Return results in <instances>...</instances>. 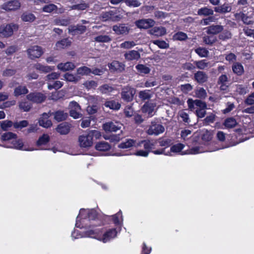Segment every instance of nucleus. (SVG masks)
<instances>
[{
	"mask_svg": "<svg viewBox=\"0 0 254 254\" xmlns=\"http://www.w3.org/2000/svg\"><path fill=\"white\" fill-rule=\"evenodd\" d=\"M18 28V25L13 23L2 24L0 26V37L2 38L10 37L13 35L14 31H17Z\"/></svg>",
	"mask_w": 254,
	"mask_h": 254,
	"instance_id": "obj_1",
	"label": "nucleus"
},
{
	"mask_svg": "<svg viewBox=\"0 0 254 254\" xmlns=\"http://www.w3.org/2000/svg\"><path fill=\"white\" fill-rule=\"evenodd\" d=\"M136 93V90L130 86H126L122 88L121 96V99L125 102H131Z\"/></svg>",
	"mask_w": 254,
	"mask_h": 254,
	"instance_id": "obj_2",
	"label": "nucleus"
},
{
	"mask_svg": "<svg viewBox=\"0 0 254 254\" xmlns=\"http://www.w3.org/2000/svg\"><path fill=\"white\" fill-rule=\"evenodd\" d=\"M46 96L41 92H31L26 96V98L30 101L36 103L41 104L44 102L46 99Z\"/></svg>",
	"mask_w": 254,
	"mask_h": 254,
	"instance_id": "obj_3",
	"label": "nucleus"
},
{
	"mask_svg": "<svg viewBox=\"0 0 254 254\" xmlns=\"http://www.w3.org/2000/svg\"><path fill=\"white\" fill-rule=\"evenodd\" d=\"M164 131L165 128L163 125L155 122H152L147 132L149 135H158L164 132Z\"/></svg>",
	"mask_w": 254,
	"mask_h": 254,
	"instance_id": "obj_4",
	"label": "nucleus"
},
{
	"mask_svg": "<svg viewBox=\"0 0 254 254\" xmlns=\"http://www.w3.org/2000/svg\"><path fill=\"white\" fill-rule=\"evenodd\" d=\"M101 18L103 21H118L121 17L116 11L109 10L102 12L101 14Z\"/></svg>",
	"mask_w": 254,
	"mask_h": 254,
	"instance_id": "obj_5",
	"label": "nucleus"
},
{
	"mask_svg": "<svg viewBox=\"0 0 254 254\" xmlns=\"http://www.w3.org/2000/svg\"><path fill=\"white\" fill-rule=\"evenodd\" d=\"M27 52L30 59L33 60L40 58L43 54L42 48L39 46H33L27 49Z\"/></svg>",
	"mask_w": 254,
	"mask_h": 254,
	"instance_id": "obj_6",
	"label": "nucleus"
},
{
	"mask_svg": "<svg viewBox=\"0 0 254 254\" xmlns=\"http://www.w3.org/2000/svg\"><path fill=\"white\" fill-rule=\"evenodd\" d=\"M113 30L118 35H126L129 33L130 28L127 24L120 23L114 25Z\"/></svg>",
	"mask_w": 254,
	"mask_h": 254,
	"instance_id": "obj_7",
	"label": "nucleus"
},
{
	"mask_svg": "<svg viewBox=\"0 0 254 254\" xmlns=\"http://www.w3.org/2000/svg\"><path fill=\"white\" fill-rule=\"evenodd\" d=\"M21 6V3L18 0H12L4 2L1 5V8L7 11H15Z\"/></svg>",
	"mask_w": 254,
	"mask_h": 254,
	"instance_id": "obj_8",
	"label": "nucleus"
},
{
	"mask_svg": "<svg viewBox=\"0 0 254 254\" xmlns=\"http://www.w3.org/2000/svg\"><path fill=\"white\" fill-rule=\"evenodd\" d=\"M103 228H95L85 231L83 232V237H89L101 240V234H103Z\"/></svg>",
	"mask_w": 254,
	"mask_h": 254,
	"instance_id": "obj_9",
	"label": "nucleus"
},
{
	"mask_svg": "<svg viewBox=\"0 0 254 254\" xmlns=\"http://www.w3.org/2000/svg\"><path fill=\"white\" fill-rule=\"evenodd\" d=\"M80 211L85 212V216L84 219H88L89 221H100V223H101L100 218V215L98 214L97 211L94 209H91L86 211L84 209H81Z\"/></svg>",
	"mask_w": 254,
	"mask_h": 254,
	"instance_id": "obj_10",
	"label": "nucleus"
},
{
	"mask_svg": "<svg viewBox=\"0 0 254 254\" xmlns=\"http://www.w3.org/2000/svg\"><path fill=\"white\" fill-rule=\"evenodd\" d=\"M155 21L152 19H139L135 22V25L140 29H148L154 26Z\"/></svg>",
	"mask_w": 254,
	"mask_h": 254,
	"instance_id": "obj_11",
	"label": "nucleus"
},
{
	"mask_svg": "<svg viewBox=\"0 0 254 254\" xmlns=\"http://www.w3.org/2000/svg\"><path fill=\"white\" fill-rule=\"evenodd\" d=\"M86 27L83 25H71L68 27V33L73 36L81 35L86 31Z\"/></svg>",
	"mask_w": 254,
	"mask_h": 254,
	"instance_id": "obj_12",
	"label": "nucleus"
},
{
	"mask_svg": "<svg viewBox=\"0 0 254 254\" xmlns=\"http://www.w3.org/2000/svg\"><path fill=\"white\" fill-rule=\"evenodd\" d=\"M78 141L80 147L83 148L89 147L93 144V140L88 132L86 134L80 135L78 137Z\"/></svg>",
	"mask_w": 254,
	"mask_h": 254,
	"instance_id": "obj_13",
	"label": "nucleus"
},
{
	"mask_svg": "<svg viewBox=\"0 0 254 254\" xmlns=\"http://www.w3.org/2000/svg\"><path fill=\"white\" fill-rule=\"evenodd\" d=\"M122 125L119 123L109 122L103 125V128L106 132H116L121 129Z\"/></svg>",
	"mask_w": 254,
	"mask_h": 254,
	"instance_id": "obj_14",
	"label": "nucleus"
},
{
	"mask_svg": "<svg viewBox=\"0 0 254 254\" xmlns=\"http://www.w3.org/2000/svg\"><path fill=\"white\" fill-rule=\"evenodd\" d=\"M194 104L196 106L198 107L199 109L196 110V115L198 118H203L205 114V109L206 108V104L200 101L196 100L194 101Z\"/></svg>",
	"mask_w": 254,
	"mask_h": 254,
	"instance_id": "obj_15",
	"label": "nucleus"
},
{
	"mask_svg": "<svg viewBox=\"0 0 254 254\" xmlns=\"http://www.w3.org/2000/svg\"><path fill=\"white\" fill-rule=\"evenodd\" d=\"M108 67L111 72H122L125 70V64L117 61H114L109 64Z\"/></svg>",
	"mask_w": 254,
	"mask_h": 254,
	"instance_id": "obj_16",
	"label": "nucleus"
},
{
	"mask_svg": "<svg viewBox=\"0 0 254 254\" xmlns=\"http://www.w3.org/2000/svg\"><path fill=\"white\" fill-rule=\"evenodd\" d=\"M117 231L116 228L109 229L103 234H101V240L104 243H106L110 239L115 238L117 236Z\"/></svg>",
	"mask_w": 254,
	"mask_h": 254,
	"instance_id": "obj_17",
	"label": "nucleus"
},
{
	"mask_svg": "<svg viewBox=\"0 0 254 254\" xmlns=\"http://www.w3.org/2000/svg\"><path fill=\"white\" fill-rule=\"evenodd\" d=\"M56 131L62 135L68 134L70 130V125L67 122L60 124L56 128Z\"/></svg>",
	"mask_w": 254,
	"mask_h": 254,
	"instance_id": "obj_18",
	"label": "nucleus"
},
{
	"mask_svg": "<svg viewBox=\"0 0 254 254\" xmlns=\"http://www.w3.org/2000/svg\"><path fill=\"white\" fill-rule=\"evenodd\" d=\"M34 68L41 73H47L54 70V66L45 65L41 63H37L34 65Z\"/></svg>",
	"mask_w": 254,
	"mask_h": 254,
	"instance_id": "obj_19",
	"label": "nucleus"
},
{
	"mask_svg": "<svg viewBox=\"0 0 254 254\" xmlns=\"http://www.w3.org/2000/svg\"><path fill=\"white\" fill-rule=\"evenodd\" d=\"M49 116L47 113H43L39 120V125L45 128L50 127L52 126V121L49 119Z\"/></svg>",
	"mask_w": 254,
	"mask_h": 254,
	"instance_id": "obj_20",
	"label": "nucleus"
},
{
	"mask_svg": "<svg viewBox=\"0 0 254 254\" xmlns=\"http://www.w3.org/2000/svg\"><path fill=\"white\" fill-rule=\"evenodd\" d=\"M208 34L216 35L222 32L223 27L220 25H212L205 28Z\"/></svg>",
	"mask_w": 254,
	"mask_h": 254,
	"instance_id": "obj_21",
	"label": "nucleus"
},
{
	"mask_svg": "<svg viewBox=\"0 0 254 254\" xmlns=\"http://www.w3.org/2000/svg\"><path fill=\"white\" fill-rule=\"evenodd\" d=\"M155 105L152 103L146 102L144 103L141 108V111L143 113H147L148 117H151L153 116V112L155 108Z\"/></svg>",
	"mask_w": 254,
	"mask_h": 254,
	"instance_id": "obj_22",
	"label": "nucleus"
},
{
	"mask_svg": "<svg viewBox=\"0 0 254 254\" xmlns=\"http://www.w3.org/2000/svg\"><path fill=\"white\" fill-rule=\"evenodd\" d=\"M124 57L125 59L127 61H131L133 60H138L140 58V55L137 51L131 50L128 53H125Z\"/></svg>",
	"mask_w": 254,
	"mask_h": 254,
	"instance_id": "obj_23",
	"label": "nucleus"
},
{
	"mask_svg": "<svg viewBox=\"0 0 254 254\" xmlns=\"http://www.w3.org/2000/svg\"><path fill=\"white\" fill-rule=\"evenodd\" d=\"M54 119L58 122L66 120L68 117V114L62 110H58L53 113Z\"/></svg>",
	"mask_w": 254,
	"mask_h": 254,
	"instance_id": "obj_24",
	"label": "nucleus"
},
{
	"mask_svg": "<svg viewBox=\"0 0 254 254\" xmlns=\"http://www.w3.org/2000/svg\"><path fill=\"white\" fill-rule=\"evenodd\" d=\"M70 104L72 105L74 109H71L69 111V116L75 119L79 118L80 114L76 111V110L80 108L79 105L75 101L71 102Z\"/></svg>",
	"mask_w": 254,
	"mask_h": 254,
	"instance_id": "obj_25",
	"label": "nucleus"
},
{
	"mask_svg": "<svg viewBox=\"0 0 254 254\" xmlns=\"http://www.w3.org/2000/svg\"><path fill=\"white\" fill-rule=\"evenodd\" d=\"M111 146L108 142L103 141L97 142L95 146V149L99 151H107L110 149Z\"/></svg>",
	"mask_w": 254,
	"mask_h": 254,
	"instance_id": "obj_26",
	"label": "nucleus"
},
{
	"mask_svg": "<svg viewBox=\"0 0 254 254\" xmlns=\"http://www.w3.org/2000/svg\"><path fill=\"white\" fill-rule=\"evenodd\" d=\"M195 80L199 83H203L207 81V75L203 71H198L194 74Z\"/></svg>",
	"mask_w": 254,
	"mask_h": 254,
	"instance_id": "obj_27",
	"label": "nucleus"
},
{
	"mask_svg": "<svg viewBox=\"0 0 254 254\" xmlns=\"http://www.w3.org/2000/svg\"><path fill=\"white\" fill-rule=\"evenodd\" d=\"M104 105L106 107L116 111L119 110L121 106V104L115 100L106 101Z\"/></svg>",
	"mask_w": 254,
	"mask_h": 254,
	"instance_id": "obj_28",
	"label": "nucleus"
},
{
	"mask_svg": "<svg viewBox=\"0 0 254 254\" xmlns=\"http://www.w3.org/2000/svg\"><path fill=\"white\" fill-rule=\"evenodd\" d=\"M150 33L157 37L162 36L166 34V29L162 26L154 27L151 30Z\"/></svg>",
	"mask_w": 254,
	"mask_h": 254,
	"instance_id": "obj_29",
	"label": "nucleus"
},
{
	"mask_svg": "<svg viewBox=\"0 0 254 254\" xmlns=\"http://www.w3.org/2000/svg\"><path fill=\"white\" fill-rule=\"evenodd\" d=\"M57 67L61 70L65 71L73 69L75 67V66L72 62H68L64 64L60 63L58 65Z\"/></svg>",
	"mask_w": 254,
	"mask_h": 254,
	"instance_id": "obj_30",
	"label": "nucleus"
},
{
	"mask_svg": "<svg viewBox=\"0 0 254 254\" xmlns=\"http://www.w3.org/2000/svg\"><path fill=\"white\" fill-rule=\"evenodd\" d=\"M28 91L26 86L19 85L14 89L13 94L15 97H18L21 95L27 94Z\"/></svg>",
	"mask_w": 254,
	"mask_h": 254,
	"instance_id": "obj_31",
	"label": "nucleus"
},
{
	"mask_svg": "<svg viewBox=\"0 0 254 254\" xmlns=\"http://www.w3.org/2000/svg\"><path fill=\"white\" fill-rule=\"evenodd\" d=\"M135 143V140L132 139H126L125 141L122 142L118 145V147L121 149H127L134 146Z\"/></svg>",
	"mask_w": 254,
	"mask_h": 254,
	"instance_id": "obj_32",
	"label": "nucleus"
},
{
	"mask_svg": "<svg viewBox=\"0 0 254 254\" xmlns=\"http://www.w3.org/2000/svg\"><path fill=\"white\" fill-rule=\"evenodd\" d=\"M71 44V41L68 38H66L58 41L56 43V46L60 49H64L70 46Z\"/></svg>",
	"mask_w": 254,
	"mask_h": 254,
	"instance_id": "obj_33",
	"label": "nucleus"
},
{
	"mask_svg": "<svg viewBox=\"0 0 254 254\" xmlns=\"http://www.w3.org/2000/svg\"><path fill=\"white\" fill-rule=\"evenodd\" d=\"M231 6L229 4H224L222 5L215 7L214 10L217 12L225 13L231 11Z\"/></svg>",
	"mask_w": 254,
	"mask_h": 254,
	"instance_id": "obj_34",
	"label": "nucleus"
},
{
	"mask_svg": "<svg viewBox=\"0 0 254 254\" xmlns=\"http://www.w3.org/2000/svg\"><path fill=\"white\" fill-rule=\"evenodd\" d=\"M233 71L238 75H242L244 72V67L242 64L239 63H236L232 66Z\"/></svg>",
	"mask_w": 254,
	"mask_h": 254,
	"instance_id": "obj_35",
	"label": "nucleus"
},
{
	"mask_svg": "<svg viewBox=\"0 0 254 254\" xmlns=\"http://www.w3.org/2000/svg\"><path fill=\"white\" fill-rule=\"evenodd\" d=\"M21 18L23 21L32 22L35 20L36 17L32 13L25 12L21 15Z\"/></svg>",
	"mask_w": 254,
	"mask_h": 254,
	"instance_id": "obj_36",
	"label": "nucleus"
},
{
	"mask_svg": "<svg viewBox=\"0 0 254 254\" xmlns=\"http://www.w3.org/2000/svg\"><path fill=\"white\" fill-rule=\"evenodd\" d=\"M188 38L187 35L181 31H179L173 35L172 40L174 41H184Z\"/></svg>",
	"mask_w": 254,
	"mask_h": 254,
	"instance_id": "obj_37",
	"label": "nucleus"
},
{
	"mask_svg": "<svg viewBox=\"0 0 254 254\" xmlns=\"http://www.w3.org/2000/svg\"><path fill=\"white\" fill-rule=\"evenodd\" d=\"M50 141V136L47 134H43L41 136L36 142L37 146L47 144Z\"/></svg>",
	"mask_w": 254,
	"mask_h": 254,
	"instance_id": "obj_38",
	"label": "nucleus"
},
{
	"mask_svg": "<svg viewBox=\"0 0 254 254\" xmlns=\"http://www.w3.org/2000/svg\"><path fill=\"white\" fill-rule=\"evenodd\" d=\"M137 71L141 74H146L150 72V69L147 66L142 64H138L135 66Z\"/></svg>",
	"mask_w": 254,
	"mask_h": 254,
	"instance_id": "obj_39",
	"label": "nucleus"
},
{
	"mask_svg": "<svg viewBox=\"0 0 254 254\" xmlns=\"http://www.w3.org/2000/svg\"><path fill=\"white\" fill-rule=\"evenodd\" d=\"M159 143L160 146L168 147L173 144V141L170 138H161L159 140Z\"/></svg>",
	"mask_w": 254,
	"mask_h": 254,
	"instance_id": "obj_40",
	"label": "nucleus"
},
{
	"mask_svg": "<svg viewBox=\"0 0 254 254\" xmlns=\"http://www.w3.org/2000/svg\"><path fill=\"white\" fill-rule=\"evenodd\" d=\"M12 143L13 147L15 149L18 150H26L25 149H23L24 144L21 139H16L15 138L14 140H12Z\"/></svg>",
	"mask_w": 254,
	"mask_h": 254,
	"instance_id": "obj_41",
	"label": "nucleus"
},
{
	"mask_svg": "<svg viewBox=\"0 0 254 254\" xmlns=\"http://www.w3.org/2000/svg\"><path fill=\"white\" fill-rule=\"evenodd\" d=\"M138 96L140 99L142 101L148 100L151 97V95L150 93V91L148 90H145L140 91L139 92Z\"/></svg>",
	"mask_w": 254,
	"mask_h": 254,
	"instance_id": "obj_42",
	"label": "nucleus"
},
{
	"mask_svg": "<svg viewBox=\"0 0 254 254\" xmlns=\"http://www.w3.org/2000/svg\"><path fill=\"white\" fill-rule=\"evenodd\" d=\"M198 14L199 15L208 16L213 14V10L208 7H205L199 9L198 10Z\"/></svg>",
	"mask_w": 254,
	"mask_h": 254,
	"instance_id": "obj_43",
	"label": "nucleus"
},
{
	"mask_svg": "<svg viewBox=\"0 0 254 254\" xmlns=\"http://www.w3.org/2000/svg\"><path fill=\"white\" fill-rule=\"evenodd\" d=\"M17 135L16 134L11 132H7L3 133L1 136V139L2 141H7L12 139L16 138Z\"/></svg>",
	"mask_w": 254,
	"mask_h": 254,
	"instance_id": "obj_44",
	"label": "nucleus"
},
{
	"mask_svg": "<svg viewBox=\"0 0 254 254\" xmlns=\"http://www.w3.org/2000/svg\"><path fill=\"white\" fill-rule=\"evenodd\" d=\"M12 126H13V122L9 120L3 121L0 123V127L4 131H7Z\"/></svg>",
	"mask_w": 254,
	"mask_h": 254,
	"instance_id": "obj_45",
	"label": "nucleus"
},
{
	"mask_svg": "<svg viewBox=\"0 0 254 254\" xmlns=\"http://www.w3.org/2000/svg\"><path fill=\"white\" fill-rule=\"evenodd\" d=\"M153 43L157 45L160 49H166L169 47V44L164 40H154L153 41Z\"/></svg>",
	"mask_w": 254,
	"mask_h": 254,
	"instance_id": "obj_46",
	"label": "nucleus"
},
{
	"mask_svg": "<svg viewBox=\"0 0 254 254\" xmlns=\"http://www.w3.org/2000/svg\"><path fill=\"white\" fill-rule=\"evenodd\" d=\"M237 122L233 118H229L225 121L224 125L227 128H232L236 126Z\"/></svg>",
	"mask_w": 254,
	"mask_h": 254,
	"instance_id": "obj_47",
	"label": "nucleus"
},
{
	"mask_svg": "<svg viewBox=\"0 0 254 254\" xmlns=\"http://www.w3.org/2000/svg\"><path fill=\"white\" fill-rule=\"evenodd\" d=\"M95 41L97 42L107 43L111 41V38L108 35H99L96 36Z\"/></svg>",
	"mask_w": 254,
	"mask_h": 254,
	"instance_id": "obj_48",
	"label": "nucleus"
},
{
	"mask_svg": "<svg viewBox=\"0 0 254 254\" xmlns=\"http://www.w3.org/2000/svg\"><path fill=\"white\" fill-rule=\"evenodd\" d=\"M63 85V82L57 80L54 82L52 84L48 83V88L50 90L55 89L58 90L61 88Z\"/></svg>",
	"mask_w": 254,
	"mask_h": 254,
	"instance_id": "obj_49",
	"label": "nucleus"
},
{
	"mask_svg": "<svg viewBox=\"0 0 254 254\" xmlns=\"http://www.w3.org/2000/svg\"><path fill=\"white\" fill-rule=\"evenodd\" d=\"M196 66L197 67L200 69H204L210 67L208 63H207L205 60H201L198 62H196Z\"/></svg>",
	"mask_w": 254,
	"mask_h": 254,
	"instance_id": "obj_50",
	"label": "nucleus"
},
{
	"mask_svg": "<svg viewBox=\"0 0 254 254\" xmlns=\"http://www.w3.org/2000/svg\"><path fill=\"white\" fill-rule=\"evenodd\" d=\"M185 147L184 145L181 143H179L173 145L171 147L170 151L172 152L178 153L181 152Z\"/></svg>",
	"mask_w": 254,
	"mask_h": 254,
	"instance_id": "obj_51",
	"label": "nucleus"
},
{
	"mask_svg": "<svg viewBox=\"0 0 254 254\" xmlns=\"http://www.w3.org/2000/svg\"><path fill=\"white\" fill-rule=\"evenodd\" d=\"M141 143L143 145V147L145 150H147L148 151V153H149L151 150L154 148V144L153 143H151L149 140H142L141 141Z\"/></svg>",
	"mask_w": 254,
	"mask_h": 254,
	"instance_id": "obj_52",
	"label": "nucleus"
},
{
	"mask_svg": "<svg viewBox=\"0 0 254 254\" xmlns=\"http://www.w3.org/2000/svg\"><path fill=\"white\" fill-rule=\"evenodd\" d=\"M58 8L57 6L54 4H49L45 5L42 8V10L45 12L50 13L54 10H57Z\"/></svg>",
	"mask_w": 254,
	"mask_h": 254,
	"instance_id": "obj_53",
	"label": "nucleus"
},
{
	"mask_svg": "<svg viewBox=\"0 0 254 254\" xmlns=\"http://www.w3.org/2000/svg\"><path fill=\"white\" fill-rule=\"evenodd\" d=\"M196 97L199 98H204L206 96V92L205 89L201 87L197 88L195 91Z\"/></svg>",
	"mask_w": 254,
	"mask_h": 254,
	"instance_id": "obj_54",
	"label": "nucleus"
},
{
	"mask_svg": "<svg viewBox=\"0 0 254 254\" xmlns=\"http://www.w3.org/2000/svg\"><path fill=\"white\" fill-rule=\"evenodd\" d=\"M216 39L213 36H205L203 38V42L205 44L211 45L215 42Z\"/></svg>",
	"mask_w": 254,
	"mask_h": 254,
	"instance_id": "obj_55",
	"label": "nucleus"
},
{
	"mask_svg": "<svg viewBox=\"0 0 254 254\" xmlns=\"http://www.w3.org/2000/svg\"><path fill=\"white\" fill-rule=\"evenodd\" d=\"M77 72L81 75H89L91 73V69L87 66H83L77 69Z\"/></svg>",
	"mask_w": 254,
	"mask_h": 254,
	"instance_id": "obj_56",
	"label": "nucleus"
},
{
	"mask_svg": "<svg viewBox=\"0 0 254 254\" xmlns=\"http://www.w3.org/2000/svg\"><path fill=\"white\" fill-rule=\"evenodd\" d=\"M231 37H232V34L228 30L223 31V32L219 36V38L220 40H226L227 39H231Z\"/></svg>",
	"mask_w": 254,
	"mask_h": 254,
	"instance_id": "obj_57",
	"label": "nucleus"
},
{
	"mask_svg": "<svg viewBox=\"0 0 254 254\" xmlns=\"http://www.w3.org/2000/svg\"><path fill=\"white\" fill-rule=\"evenodd\" d=\"M202 139L204 141H209L212 138V133L207 130H202L201 131Z\"/></svg>",
	"mask_w": 254,
	"mask_h": 254,
	"instance_id": "obj_58",
	"label": "nucleus"
},
{
	"mask_svg": "<svg viewBox=\"0 0 254 254\" xmlns=\"http://www.w3.org/2000/svg\"><path fill=\"white\" fill-rule=\"evenodd\" d=\"M28 125V122L26 120H23L19 122H14L13 123V127L15 128H22L27 127Z\"/></svg>",
	"mask_w": 254,
	"mask_h": 254,
	"instance_id": "obj_59",
	"label": "nucleus"
},
{
	"mask_svg": "<svg viewBox=\"0 0 254 254\" xmlns=\"http://www.w3.org/2000/svg\"><path fill=\"white\" fill-rule=\"evenodd\" d=\"M119 217H122V213L121 210L116 214L112 216V221L114 224L116 226H118L121 224V223L119 221Z\"/></svg>",
	"mask_w": 254,
	"mask_h": 254,
	"instance_id": "obj_60",
	"label": "nucleus"
},
{
	"mask_svg": "<svg viewBox=\"0 0 254 254\" xmlns=\"http://www.w3.org/2000/svg\"><path fill=\"white\" fill-rule=\"evenodd\" d=\"M195 52L200 57H207L209 52L208 51L204 48H198L195 49Z\"/></svg>",
	"mask_w": 254,
	"mask_h": 254,
	"instance_id": "obj_61",
	"label": "nucleus"
},
{
	"mask_svg": "<svg viewBox=\"0 0 254 254\" xmlns=\"http://www.w3.org/2000/svg\"><path fill=\"white\" fill-rule=\"evenodd\" d=\"M89 7L88 4L83 2L79 4H74L72 5L71 8L72 9H77V10H85L87 8Z\"/></svg>",
	"mask_w": 254,
	"mask_h": 254,
	"instance_id": "obj_62",
	"label": "nucleus"
},
{
	"mask_svg": "<svg viewBox=\"0 0 254 254\" xmlns=\"http://www.w3.org/2000/svg\"><path fill=\"white\" fill-rule=\"evenodd\" d=\"M125 3L127 5L133 7H138L141 5L138 0H125Z\"/></svg>",
	"mask_w": 254,
	"mask_h": 254,
	"instance_id": "obj_63",
	"label": "nucleus"
},
{
	"mask_svg": "<svg viewBox=\"0 0 254 254\" xmlns=\"http://www.w3.org/2000/svg\"><path fill=\"white\" fill-rule=\"evenodd\" d=\"M152 248L151 247L147 246L145 242L142 243L141 254H150Z\"/></svg>",
	"mask_w": 254,
	"mask_h": 254,
	"instance_id": "obj_64",
	"label": "nucleus"
}]
</instances>
